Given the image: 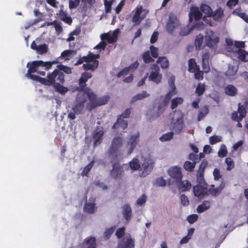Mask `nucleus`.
<instances>
[{"mask_svg": "<svg viewBox=\"0 0 248 248\" xmlns=\"http://www.w3.org/2000/svg\"><path fill=\"white\" fill-rule=\"evenodd\" d=\"M149 96L150 94L146 91H143L141 93H139L134 96L131 99L130 103L132 104L137 101L141 100Z\"/></svg>", "mask_w": 248, "mask_h": 248, "instance_id": "30", "label": "nucleus"}, {"mask_svg": "<svg viewBox=\"0 0 248 248\" xmlns=\"http://www.w3.org/2000/svg\"><path fill=\"white\" fill-rule=\"evenodd\" d=\"M50 75H52L53 81L51 84L46 85V86H52L56 92L62 94H65L68 91V89L61 84V83L63 84L65 81L64 75L63 72L59 71L58 69H55L50 73Z\"/></svg>", "mask_w": 248, "mask_h": 248, "instance_id": "3", "label": "nucleus"}, {"mask_svg": "<svg viewBox=\"0 0 248 248\" xmlns=\"http://www.w3.org/2000/svg\"><path fill=\"white\" fill-rule=\"evenodd\" d=\"M57 69L59 71H62L66 74H71L72 70L70 67H68L62 64H59L57 65Z\"/></svg>", "mask_w": 248, "mask_h": 248, "instance_id": "48", "label": "nucleus"}, {"mask_svg": "<svg viewBox=\"0 0 248 248\" xmlns=\"http://www.w3.org/2000/svg\"><path fill=\"white\" fill-rule=\"evenodd\" d=\"M48 46L46 44L39 45L36 49L38 54L42 55L46 53L48 51Z\"/></svg>", "mask_w": 248, "mask_h": 248, "instance_id": "42", "label": "nucleus"}, {"mask_svg": "<svg viewBox=\"0 0 248 248\" xmlns=\"http://www.w3.org/2000/svg\"><path fill=\"white\" fill-rule=\"evenodd\" d=\"M221 138L218 136H212L210 137L209 140L211 144H215L221 141Z\"/></svg>", "mask_w": 248, "mask_h": 248, "instance_id": "55", "label": "nucleus"}, {"mask_svg": "<svg viewBox=\"0 0 248 248\" xmlns=\"http://www.w3.org/2000/svg\"><path fill=\"white\" fill-rule=\"evenodd\" d=\"M94 206L95 204L94 203H86L84 207V210L88 213L93 214L94 212Z\"/></svg>", "mask_w": 248, "mask_h": 248, "instance_id": "40", "label": "nucleus"}, {"mask_svg": "<svg viewBox=\"0 0 248 248\" xmlns=\"http://www.w3.org/2000/svg\"><path fill=\"white\" fill-rule=\"evenodd\" d=\"M157 62L159 63L162 68H167L169 66V62L166 57H160L158 58Z\"/></svg>", "mask_w": 248, "mask_h": 248, "instance_id": "34", "label": "nucleus"}, {"mask_svg": "<svg viewBox=\"0 0 248 248\" xmlns=\"http://www.w3.org/2000/svg\"><path fill=\"white\" fill-rule=\"evenodd\" d=\"M166 181L162 177H159L156 179L155 184L159 186H164L166 185Z\"/></svg>", "mask_w": 248, "mask_h": 248, "instance_id": "61", "label": "nucleus"}, {"mask_svg": "<svg viewBox=\"0 0 248 248\" xmlns=\"http://www.w3.org/2000/svg\"><path fill=\"white\" fill-rule=\"evenodd\" d=\"M219 42V38L212 31H208L204 38V44L207 46L215 49Z\"/></svg>", "mask_w": 248, "mask_h": 248, "instance_id": "7", "label": "nucleus"}, {"mask_svg": "<svg viewBox=\"0 0 248 248\" xmlns=\"http://www.w3.org/2000/svg\"><path fill=\"white\" fill-rule=\"evenodd\" d=\"M104 134V131L103 127L101 126H97L93 132V140L94 146L102 142Z\"/></svg>", "mask_w": 248, "mask_h": 248, "instance_id": "13", "label": "nucleus"}, {"mask_svg": "<svg viewBox=\"0 0 248 248\" xmlns=\"http://www.w3.org/2000/svg\"><path fill=\"white\" fill-rule=\"evenodd\" d=\"M226 50L228 52H232V40L230 38L226 39Z\"/></svg>", "mask_w": 248, "mask_h": 248, "instance_id": "51", "label": "nucleus"}, {"mask_svg": "<svg viewBox=\"0 0 248 248\" xmlns=\"http://www.w3.org/2000/svg\"><path fill=\"white\" fill-rule=\"evenodd\" d=\"M194 73H195L194 76L196 79L198 80H202L203 79V73L202 71L200 70L199 68H198Z\"/></svg>", "mask_w": 248, "mask_h": 248, "instance_id": "59", "label": "nucleus"}, {"mask_svg": "<svg viewBox=\"0 0 248 248\" xmlns=\"http://www.w3.org/2000/svg\"><path fill=\"white\" fill-rule=\"evenodd\" d=\"M140 141V133L139 132L131 135L128 140L126 144L127 154L130 155Z\"/></svg>", "mask_w": 248, "mask_h": 248, "instance_id": "8", "label": "nucleus"}, {"mask_svg": "<svg viewBox=\"0 0 248 248\" xmlns=\"http://www.w3.org/2000/svg\"><path fill=\"white\" fill-rule=\"evenodd\" d=\"M224 186L225 183L222 182L220 185L216 188H214V185H212L211 187H210L208 191L212 196H217L221 192Z\"/></svg>", "mask_w": 248, "mask_h": 248, "instance_id": "20", "label": "nucleus"}, {"mask_svg": "<svg viewBox=\"0 0 248 248\" xmlns=\"http://www.w3.org/2000/svg\"><path fill=\"white\" fill-rule=\"evenodd\" d=\"M179 25V21L175 17H170L166 25V30L169 33H172Z\"/></svg>", "mask_w": 248, "mask_h": 248, "instance_id": "15", "label": "nucleus"}, {"mask_svg": "<svg viewBox=\"0 0 248 248\" xmlns=\"http://www.w3.org/2000/svg\"><path fill=\"white\" fill-rule=\"evenodd\" d=\"M94 54L90 53L88 55L86 56L80 57L75 63V65H77L80 64L84 62H91L93 60H94Z\"/></svg>", "mask_w": 248, "mask_h": 248, "instance_id": "23", "label": "nucleus"}, {"mask_svg": "<svg viewBox=\"0 0 248 248\" xmlns=\"http://www.w3.org/2000/svg\"><path fill=\"white\" fill-rule=\"evenodd\" d=\"M123 214L126 220L129 221L131 219L132 209L129 204H125L124 205Z\"/></svg>", "mask_w": 248, "mask_h": 248, "instance_id": "24", "label": "nucleus"}, {"mask_svg": "<svg viewBox=\"0 0 248 248\" xmlns=\"http://www.w3.org/2000/svg\"><path fill=\"white\" fill-rule=\"evenodd\" d=\"M174 80L173 79L172 80V82L171 83L170 86H171V89L170 90V91L166 94V95H169L170 96V97L171 98L173 95L176 94L175 92V86L174 84Z\"/></svg>", "mask_w": 248, "mask_h": 248, "instance_id": "56", "label": "nucleus"}, {"mask_svg": "<svg viewBox=\"0 0 248 248\" xmlns=\"http://www.w3.org/2000/svg\"><path fill=\"white\" fill-rule=\"evenodd\" d=\"M146 201V196L145 194H143L137 200V204L139 206L142 205L145 203Z\"/></svg>", "mask_w": 248, "mask_h": 248, "instance_id": "64", "label": "nucleus"}, {"mask_svg": "<svg viewBox=\"0 0 248 248\" xmlns=\"http://www.w3.org/2000/svg\"><path fill=\"white\" fill-rule=\"evenodd\" d=\"M205 90V86L204 84L199 83L196 89L195 93L198 96H201L203 94Z\"/></svg>", "mask_w": 248, "mask_h": 248, "instance_id": "44", "label": "nucleus"}, {"mask_svg": "<svg viewBox=\"0 0 248 248\" xmlns=\"http://www.w3.org/2000/svg\"><path fill=\"white\" fill-rule=\"evenodd\" d=\"M91 62L92 63L83 64V68L85 70L88 71L91 70L92 71H93L98 67L99 62L97 60H94Z\"/></svg>", "mask_w": 248, "mask_h": 248, "instance_id": "25", "label": "nucleus"}, {"mask_svg": "<svg viewBox=\"0 0 248 248\" xmlns=\"http://www.w3.org/2000/svg\"><path fill=\"white\" fill-rule=\"evenodd\" d=\"M158 48L151 46H150V50H147L144 52L142 55L141 57L143 61L145 63H149L154 62V58H157L158 56Z\"/></svg>", "mask_w": 248, "mask_h": 248, "instance_id": "6", "label": "nucleus"}, {"mask_svg": "<svg viewBox=\"0 0 248 248\" xmlns=\"http://www.w3.org/2000/svg\"><path fill=\"white\" fill-rule=\"evenodd\" d=\"M143 11L142 6H138L135 9V13L132 17V21L135 24H139L142 20H143L145 16H140V14Z\"/></svg>", "mask_w": 248, "mask_h": 248, "instance_id": "18", "label": "nucleus"}, {"mask_svg": "<svg viewBox=\"0 0 248 248\" xmlns=\"http://www.w3.org/2000/svg\"><path fill=\"white\" fill-rule=\"evenodd\" d=\"M115 229V227H112L106 230L104 232V235L106 239L109 238L111 234L113 233Z\"/></svg>", "mask_w": 248, "mask_h": 248, "instance_id": "50", "label": "nucleus"}, {"mask_svg": "<svg viewBox=\"0 0 248 248\" xmlns=\"http://www.w3.org/2000/svg\"><path fill=\"white\" fill-rule=\"evenodd\" d=\"M168 175L177 183L182 179L183 174L181 169L178 166L171 167L168 171Z\"/></svg>", "mask_w": 248, "mask_h": 248, "instance_id": "12", "label": "nucleus"}, {"mask_svg": "<svg viewBox=\"0 0 248 248\" xmlns=\"http://www.w3.org/2000/svg\"><path fill=\"white\" fill-rule=\"evenodd\" d=\"M84 242L87 246L86 248H96V241L94 237H88L84 239Z\"/></svg>", "mask_w": 248, "mask_h": 248, "instance_id": "26", "label": "nucleus"}, {"mask_svg": "<svg viewBox=\"0 0 248 248\" xmlns=\"http://www.w3.org/2000/svg\"><path fill=\"white\" fill-rule=\"evenodd\" d=\"M123 144V138L120 136H116L112 139L108 151V156L110 159V162L112 163V169L110 174L115 180L121 179L124 174L123 166L118 162L123 155L122 152L119 150Z\"/></svg>", "mask_w": 248, "mask_h": 248, "instance_id": "1", "label": "nucleus"}, {"mask_svg": "<svg viewBox=\"0 0 248 248\" xmlns=\"http://www.w3.org/2000/svg\"><path fill=\"white\" fill-rule=\"evenodd\" d=\"M200 9L202 13L208 16H211L212 15L213 11L212 9L206 4H202L200 7Z\"/></svg>", "mask_w": 248, "mask_h": 248, "instance_id": "36", "label": "nucleus"}, {"mask_svg": "<svg viewBox=\"0 0 248 248\" xmlns=\"http://www.w3.org/2000/svg\"><path fill=\"white\" fill-rule=\"evenodd\" d=\"M203 37L202 34H199L195 40V45L197 50H199L202 48L203 43Z\"/></svg>", "mask_w": 248, "mask_h": 248, "instance_id": "35", "label": "nucleus"}, {"mask_svg": "<svg viewBox=\"0 0 248 248\" xmlns=\"http://www.w3.org/2000/svg\"><path fill=\"white\" fill-rule=\"evenodd\" d=\"M208 108L207 106L202 108V110L200 111L198 113V121H200L206 116L208 113Z\"/></svg>", "mask_w": 248, "mask_h": 248, "instance_id": "43", "label": "nucleus"}, {"mask_svg": "<svg viewBox=\"0 0 248 248\" xmlns=\"http://www.w3.org/2000/svg\"><path fill=\"white\" fill-rule=\"evenodd\" d=\"M122 244L124 245V248H134L135 246L134 241L131 237L127 238Z\"/></svg>", "mask_w": 248, "mask_h": 248, "instance_id": "46", "label": "nucleus"}, {"mask_svg": "<svg viewBox=\"0 0 248 248\" xmlns=\"http://www.w3.org/2000/svg\"><path fill=\"white\" fill-rule=\"evenodd\" d=\"M56 61L52 62H43V61H33L30 67L29 63L27 64V67H29L27 73L30 75V73H33L37 72V68L39 67H45V70H47L50 69L53 64L57 63Z\"/></svg>", "mask_w": 248, "mask_h": 248, "instance_id": "4", "label": "nucleus"}, {"mask_svg": "<svg viewBox=\"0 0 248 248\" xmlns=\"http://www.w3.org/2000/svg\"><path fill=\"white\" fill-rule=\"evenodd\" d=\"M101 38L102 40L106 41L109 44H112L116 42L117 35L114 32L112 34L108 33H104L101 35Z\"/></svg>", "mask_w": 248, "mask_h": 248, "instance_id": "21", "label": "nucleus"}, {"mask_svg": "<svg viewBox=\"0 0 248 248\" xmlns=\"http://www.w3.org/2000/svg\"><path fill=\"white\" fill-rule=\"evenodd\" d=\"M189 21L191 22L193 20V17L194 18L195 21L200 20L202 17V14L198 9H195L189 13Z\"/></svg>", "mask_w": 248, "mask_h": 248, "instance_id": "31", "label": "nucleus"}, {"mask_svg": "<svg viewBox=\"0 0 248 248\" xmlns=\"http://www.w3.org/2000/svg\"><path fill=\"white\" fill-rule=\"evenodd\" d=\"M92 77V74L88 72H85L82 74L79 79L80 87L82 90H83L86 86L85 83L87 81L88 79Z\"/></svg>", "mask_w": 248, "mask_h": 248, "instance_id": "22", "label": "nucleus"}, {"mask_svg": "<svg viewBox=\"0 0 248 248\" xmlns=\"http://www.w3.org/2000/svg\"><path fill=\"white\" fill-rule=\"evenodd\" d=\"M174 133L173 132H170L165 134H163L160 138V140L161 141H166L170 140L173 138Z\"/></svg>", "mask_w": 248, "mask_h": 248, "instance_id": "47", "label": "nucleus"}, {"mask_svg": "<svg viewBox=\"0 0 248 248\" xmlns=\"http://www.w3.org/2000/svg\"><path fill=\"white\" fill-rule=\"evenodd\" d=\"M84 93L89 100V102L86 105V108L89 111H92L98 106L106 104L109 99V97L108 95L97 98L96 95L91 91L89 88L84 89Z\"/></svg>", "mask_w": 248, "mask_h": 248, "instance_id": "2", "label": "nucleus"}, {"mask_svg": "<svg viewBox=\"0 0 248 248\" xmlns=\"http://www.w3.org/2000/svg\"><path fill=\"white\" fill-rule=\"evenodd\" d=\"M59 16L61 19L67 23L71 25L72 22V19L70 16H68L67 14L62 10H61L59 12Z\"/></svg>", "mask_w": 248, "mask_h": 248, "instance_id": "28", "label": "nucleus"}, {"mask_svg": "<svg viewBox=\"0 0 248 248\" xmlns=\"http://www.w3.org/2000/svg\"><path fill=\"white\" fill-rule=\"evenodd\" d=\"M94 164V161L92 160L91 161L89 164H88L87 165H86L85 167H84L83 170L81 172V175L82 176H86L87 175L88 172L91 170V169L93 167V165Z\"/></svg>", "mask_w": 248, "mask_h": 248, "instance_id": "41", "label": "nucleus"}, {"mask_svg": "<svg viewBox=\"0 0 248 248\" xmlns=\"http://www.w3.org/2000/svg\"><path fill=\"white\" fill-rule=\"evenodd\" d=\"M50 73H51L47 74V78H42L39 76L33 75L32 73H30V75L27 73L26 77L33 80L38 81L43 85L46 86V85L51 84L53 79L52 75H50Z\"/></svg>", "mask_w": 248, "mask_h": 248, "instance_id": "10", "label": "nucleus"}, {"mask_svg": "<svg viewBox=\"0 0 248 248\" xmlns=\"http://www.w3.org/2000/svg\"><path fill=\"white\" fill-rule=\"evenodd\" d=\"M80 3V0H69V7L70 9L76 8Z\"/></svg>", "mask_w": 248, "mask_h": 248, "instance_id": "52", "label": "nucleus"}, {"mask_svg": "<svg viewBox=\"0 0 248 248\" xmlns=\"http://www.w3.org/2000/svg\"><path fill=\"white\" fill-rule=\"evenodd\" d=\"M34 14L35 16L37 17V18L34 20L35 22H39L44 20V16L43 14L41 13L38 10H35L34 11Z\"/></svg>", "mask_w": 248, "mask_h": 248, "instance_id": "54", "label": "nucleus"}, {"mask_svg": "<svg viewBox=\"0 0 248 248\" xmlns=\"http://www.w3.org/2000/svg\"><path fill=\"white\" fill-rule=\"evenodd\" d=\"M174 80L173 79L172 80V82L171 83L170 86H171V89L170 90V91L166 94V95H169L170 96V97L171 98L173 95L176 94L175 92V86L174 84Z\"/></svg>", "mask_w": 248, "mask_h": 248, "instance_id": "57", "label": "nucleus"}, {"mask_svg": "<svg viewBox=\"0 0 248 248\" xmlns=\"http://www.w3.org/2000/svg\"><path fill=\"white\" fill-rule=\"evenodd\" d=\"M238 108L237 111H233V121L237 122V126L238 127H242V125L240 121L246 116L247 111L245 107L239 103L238 105Z\"/></svg>", "mask_w": 248, "mask_h": 248, "instance_id": "9", "label": "nucleus"}, {"mask_svg": "<svg viewBox=\"0 0 248 248\" xmlns=\"http://www.w3.org/2000/svg\"><path fill=\"white\" fill-rule=\"evenodd\" d=\"M87 100V95L85 93H79L76 97L75 103L72 108V110L76 112L77 115L80 114L84 108Z\"/></svg>", "mask_w": 248, "mask_h": 248, "instance_id": "5", "label": "nucleus"}, {"mask_svg": "<svg viewBox=\"0 0 248 248\" xmlns=\"http://www.w3.org/2000/svg\"><path fill=\"white\" fill-rule=\"evenodd\" d=\"M191 31V29H189L188 27H185L181 29L180 31V35L181 36H186L188 35L190 32Z\"/></svg>", "mask_w": 248, "mask_h": 248, "instance_id": "60", "label": "nucleus"}, {"mask_svg": "<svg viewBox=\"0 0 248 248\" xmlns=\"http://www.w3.org/2000/svg\"><path fill=\"white\" fill-rule=\"evenodd\" d=\"M233 46L239 49H242L245 47V43L244 41H233Z\"/></svg>", "mask_w": 248, "mask_h": 248, "instance_id": "63", "label": "nucleus"}, {"mask_svg": "<svg viewBox=\"0 0 248 248\" xmlns=\"http://www.w3.org/2000/svg\"><path fill=\"white\" fill-rule=\"evenodd\" d=\"M227 150L225 145H222L218 152V155L220 157H223L226 156Z\"/></svg>", "mask_w": 248, "mask_h": 248, "instance_id": "53", "label": "nucleus"}, {"mask_svg": "<svg viewBox=\"0 0 248 248\" xmlns=\"http://www.w3.org/2000/svg\"><path fill=\"white\" fill-rule=\"evenodd\" d=\"M193 190L195 196L199 198H202L204 196L208 195L207 188L200 185L194 186Z\"/></svg>", "mask_w": 248, "mask_h": 248, "instance_id": "16", "label": "nucleus"}, {"mask_svg": "<svg viewBox=\"0 0 248 248\" xmlns=\"http://www.w3.org/2000/svg\"><path fill=\"white\" fill-rule=\"evenodd\" d=\"M237 54L238 58L240 61L245 62L248 61V54L246 51L242 49H239L237 50Z\"/></svg>", "mask_w": 248, "mask_h": 248, "instance_id": "32", "label": "nucleus"}, {"mask_svg": "<svg viewBox=\"0 0 248 248\" xmlns=\"http://www.w3.org/2000/svg\"><path fill=\"white\" fill-rule=\"evenodd\" d=\"M178 190L181 192H186L191 188V184L188 180H180L175 183Z\"/></svg>", "mask_w": 248, "mask_h": 248, "instance_id": "17", "label": "nucleus"}, {"mask_svg": "<svg viewBox=\"0 0 248 248\" xmlns=\"http://www.w3.org/2000/svg\"><path fill=\"white\" fill-rule=\"evenodd\" d=\"M129 166L131 169L133 170H137L140 168V164L139 163V159L134 158L129 163Z\"/></svg>", "mask_w": 248, "mask_h": 248, "instance_id": "45", "label": "nucleus"}, {"mask_svg": "<svg viewBox=\"0 0 248 248\" xmlns=\"http://www.w3.org/2000/svg\"><path fill=\"white\" fill-rule=\"evenodd\" d=\"M210 202L208 201H204L202 203L199 205L197 208V212L199 213H202L208 210L210 207Z\"/></svg>", "mask_w": 248, "mask_h": 248, "instance_id": "27", "label": "nucleus"}, {"mask_svg": "<svg viewBox=\"0 0 248 248\" xmlns=\"http://www.w3.org/2000/svg\"><path fill=\"white\" fill-rule=\"evenodd\" d=\"M125 232V228L123 227L118 229L115 232V234L118 238H121L124 235Z\"/></svg>", "mask_w": 248, "mask_h": 248, "instance_id": "58", "label": "nucleus"}, {"mask_svg": "<svg viewBox=\"0 0 248 248\" xmlns=\"http://www.w3.org/2000/svg\"><path fill=\"white\" fill-rule=\"evenodd\" d=\"M74 50H65L62 52L61 56L62 57L65 58L66 60H68L70 59L69 57L71 56Z\"/></svg>", "mask_w": 248, "mask_h": 248, "instance_id": "49", "label": "nucleus"}, {"mask_svg": "<svg viewBox=\"0 0 248 248\" xmlns=\"http://www.w3.org/2000/svg\"><path fill=\"white\" fill-rule=\"evenodd\" d=\"M184 125L183 117H180L176 119H174V118L171 119L170 127L176 134H179L182 132Z\"/></svg>", "mask_w": 248, "mask_h": 248, "instance_id": "11", "label": "nucleus"}, {"mask_svg": "<svg viewBox=\"0 0 248 248\" xmlns=\"http://www.w3.org/2000/svg\"><path fill=\"white\" fill-rule=\"evenodd\" d=\"M153 167L152 164L151 163V160L145 159L143 164L142 165V168L143 169V173L147 174L151 171Z\"/></svg>", "mask_w": 248, "mask_h": 248, "instance_id": "29", "label": "nucleus"}, {"mask_svg": "<svg viewBox=\"0 0 248 248\" xmlns=\"http://www.w3.org/2000/svg\"><path fill=\"white\" fill-rule=\"evenodd\" d=\"M180 200L181 203L184 206H187L189 204V202L187 196L185 194H182L180 196Z\"/></svg>", "mask_w": 248, "mask_h": 248, "instance_id": "62", "label": "nucleus"}, {"mask_svg": "<svg viewBox=\"0 0 248 248\" xmlns=\"http://www.w3.org/2000/svg\"><path fill=\"white\" fill-rule=\"evenodd\" d=\"M155 71L151 72L149 79L156 84H159L162 80V75L159 73V68L156 64L154 65Z\"/></svg>", "mask_w": 248, "mask_h": 248, "instance_id": "14", "label": "nucleus"}, {"mask_svg": "<svg viewBox=\"0 0 248 248\" xmlns=\"http://www.w3.org/2000/svg\"><path fill=\"white\" fill-rule=\"evenodd\" d=\"M184 102V100L181 97H175L173 98L171 101V108L173 109L177 108L178 105L182 104Z\"/></svg>", "mask_w": 248, "mask_h": 248, "instance_id": "37", "label": "nucleus"}, {"mask_svg": "<svg viewBox=\"0 0 248 248\" xmlns=\"http://www.w3.org/2000/svg\"><path fill=\"white\" fill-rule=\"evenodd\" d=\"M223 14V11L221 8L217 9L215 12H213L211 16L216 20H218L220 19Z\"/></svg>", "mask_w": 248, "mask_h": 248, "instance_id": "39", "label": "nucleus"}, {"mask_svg": "<svg viewBox=\"0 0 248 248\" xmlns=\"http://www.w3.org/2000/svg\"><path fill=\"white\" fill-rule=\"evenodd\" d=\"M196 164V162H191L190 161H186L184 163V168L186 170L191 172L195 168Z\"/></svg>", "mask_w": 248, "mask_h": 248, "instance_id": "38", "label": "nucleus"}, {"mask_svg": "<svg viewBox=\"0 0 248 248\" xmlns=\"http://www.w3.org/2000/svg\"><path fill=\"white\" fill-rule=\"evenodd\" d=\"M128 126V122L126 120H124V118L121 117V116H118L116 122L113 125L112 128L117 129L119 128H121L124 130L126 129Z\"/></svg>", "mask_w": 248, "mask_h": 248, "instance_id": "19", "label": "nucleus"}, {"mask_svg": "<svg viewBox=\"0 0 248 248\" xmlns=\"http://www.w3.org/2000/svg\"><path fill=\"white\" fill-rule=\"evenodd\" d=\"M199 67L197 66L195 59L191 58L188 60V71L194 73Z\"/></svg>", "mask_w": 248, "mask_h": 248, "instance_id": "33", "label": "nucleus"}]
</instances>
